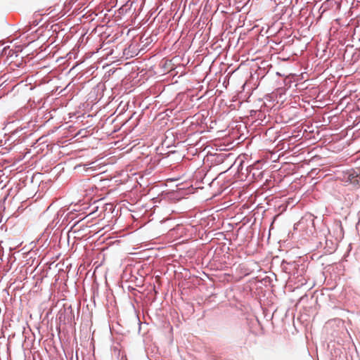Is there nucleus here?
Returning a JSON list of instances; mask_svg holds the SVG:
<instances>
[{
	"instance_id": "1",
	"label": "nucleus",
	"mask_w": 360,
	"mask_h": 360,
	"mask_svg": "<svg viewBox=\"0 0 360 360\" xmlns=\"http://www.w3.org/2000/svg\"><path fill=\"white\" fill-rule=\"evenodd\" d=\"M360 177L358 174L355 173H350L348 174L347 181H349L352 184L357 185L359 184Z\"/></svg>"
}]
</instances>
